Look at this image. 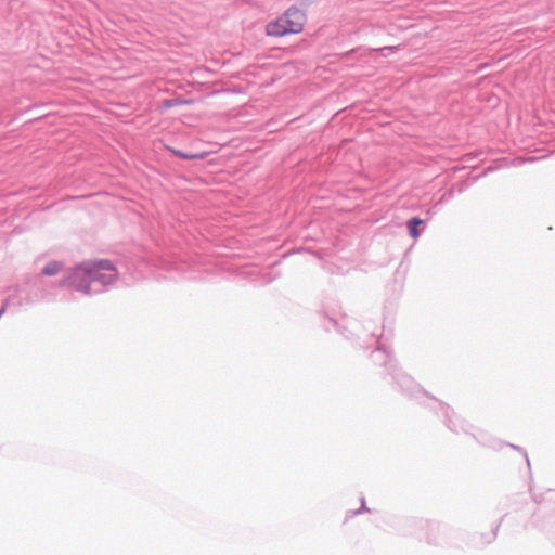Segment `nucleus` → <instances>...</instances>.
I'll list each match as a JSON object with an SVG mask.
<instances>
[{"label": "nucleus", "instance_id": "nucleus-1", "mask_svg": "<svg viewBox=\"0 0 555 555\" xmlns=\"http://www.w3.org/2000/svg\"><path fill=\"white\" fill-rule=\"evenodd\" d=\"M117 280V270L108 260H89L69 270L63 286H69L86 295L103 292Z\"/></svg>", "mask_w": 555, "mask_h": 555}, {"label": "nucleus", "instance_id": "nucleus-2", "mask_svg": "<svg viewBox=\"0 0 555 555\" xmlns=\"http://www.w3.org/2000/svg\"><path fill=\"white\" fill-rule=\"evenodd\" d=\"M306 15L298 8H289L282 16L274 22H270L266 31L273 37H282L288 34H298L304 29Z\"/></svg>", "mask_w": 555, "mask_h": 555}, {"label": "nucleus", "instance_id": "nucleus-3", "mask_svg": "<svg viewBox=\"0 0 555 555\" xmlns=\"http://www.w3.org/2000/svg\"><path fill=\"white\" fill-rule=\"evenodd\" d=\"M423 223V220L420 218H412L408 222L409 233L413 238H416L420 236V231L417 227Z\"/></svg>", "mask_w": 555, "mask_h": 555}, {"label": "nucleus", "instance_id": "nucleus-4", "mask_svg": "<svg viewBox=\"0 0 555 555\" xmlns=\"http://www.w3.org/2000/svg\"><path fill=\"white\" fill-rule=\"evenodd\" d=\"M169 151L180 157V158H183V159H203L205 158L206 154L205 153H198V154H186V153H183L179 150H176V149H169Z\"/></svg>", "mask_w": 555, "mask_h": 555}, {"label": "nucleus", "instance_id": "nucleus-5", "mask_svg": "<svg viewBox=\"0 0 555 555\" xmlns=\"http://www.w3.org/2000/svg\"><path fill=\"white\" fill-rule=\"evenodd\" d=\"M61 270V264L59 262H50L48 263L43 269H42V273L44 275H49V276H52V275H55L60 272Z\"/></svg>", "mask_w": 555, "mask_h": 555}, {"label": "nucleus", "instance_id": "nucleus-6", "mask_svg": "<svg viewBox=\"0 0 555 555\" xmlns=\"http://www.w3.org/2000/svg\"><path fill=\"white\" fill-rule=\"evenodd\" d=\"M395 49H397V47L388 46V47L380 48L379 51H382V52H384V51H392Z\"/></svg>", "mask_w": 555, "mask_h": 555}, {"label": "nucleus", "instance_id": "nucleus-7", "mask_svg": "<svg viewBox=\"0 0 555 555\" xmlns=\"http://www.w3.org/2000/svg\"><path fill=\"white\" fill-rule=\"evenodd\" d=\"M362 511H367V508L365 507V502H364V499H362V507H361Z\"/></svg>", "mask_w": 555, "mask_h": 555}]
</instances>
